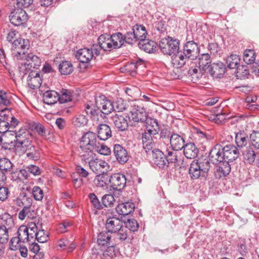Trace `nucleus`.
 I'll return each instance as SVG.
<instances>
[{"label":"nucleus","mask_w":259,"mask_h":259,"mask_svg":"<svg viewBox=\"0 0 259 259\" xmlns=\"http://www.w3.org/2000/svg\"><path fill=\"white\" fill-rule=\"evenodd\" d=\"M41 63L40 59L37 56L28 54L24 63V67L27 71H32V69L37 68Z\"/></svg>","instance_id":"21"},{"label":"nucleus","mask_w":259,"mask_h":259,"mask_svg":"<svg viewBox=\"0 0 259 259\" xmlns=\"http://www.w3.org/2000/svg\"><path fill=\"white\" fill-rule=\"evenodd\" d=\"M42 79L38 72L31 71L27 78V84L29 87L32 89L41 87L40 86Z\"/></svg>","instance_id":"24"},{"label":"nucleus","mask_w":259,"mask_h":259,"mask_svg":"<svg viewBox=\"0 0 259 259\" xmlns=\"http://www.w3.org/2000/svg\"><path fill=\"white\" fill-rule=\"evenodd\" d=\"M252 145L259 149V131L253 132L250 136Z\"/></svg>","instance_id":"64"},{"label":"nucleus","mask_w":259,"mask_h":259,"mask_svg":"<svg viewBox=\"0 0 259 259\" xmlns=\"http://www.w3.org/2000/svg\"><path fill=\"white\" fill-rule=\"evenodd\" d=\"M108 232H102L98 236L97 242L100 246H107L110 245L111 236Z\"/></svg>","instance_id":"38"},{"label":"nucleus","mask_w":259,"mask_h":259,"mask_svg":"<svg viewBox=\"0 0 259 259\" xmlns=\"http://www.w3.org/2000/svg\"><path fill=\"white\" fill-rule=\"evenodd\" d=\"M156 136H152L151 134L145 131L142 134L143 147L146 153L154 149L155 146Z\"/></svg>","instance_id":"16"},{"label":"nucleus","mask_w":259,"mask_h":259,"mask_svg":"<svg viewBox=\"0 0 259 259\" xmlns=\"http://www.w3.org/2000/svg\"><path fill=\"white\" fill-rule=\"evenodd\" d=\"M186 40L187 42L183 47V52L190 60H194L197 57L199 52L198 45L193 40H191L188 36Z\"/></svg>","instance_id":"10"},{"label":"nucleus","mask_w":259,"mask_h":259,"mask_svg":"<svg viewBox=\"0 0 259 259\" xmlns=\"http://www.w3.org/2000/svg\"><path fill=\"white\" fill-rule=\"evenodd\" d=\"M122 34L117 32L110 35H101L98 38V44L105 51H110L121 48L123 45Z\"/></svg>","instance_id":"1"},{"label":"nucleus","mask_w":259,"mask_h":259,"mask_svg":"<svg viewBox=\"0 0 259 259\" xmlns=\"http://www.w3.org/2000/svg\"><path fill=\"white\" fill-rule=\"evenodd\" d=\"M115 202L114 196L110 194L104 195L102 198V205L106 207H112Z\"/></svg>","instance_id":"55"},{"label":"nucleus","mask_w":259,"mask_h":259,"mask_svg":"<svg viewBox=\"0 0 259 259\" xmlns=\"http://www.w3.org/2000/svg\"><path fill=\"white\" fill-rule=\"evenodd\" d=\"M22 146L20 148L23 151L26 156L30 159L37 160L40 157L39 149L35 147L31 143V141H27L20 143Z\"/></svg>","instance_id":"6"},{"label":"nucleus","mask_w":259,"mask_h":259,"mask_svg":"<svg viewBox=\"0 0 259 259\" xmlns=\"http://www.w3.org/2000/svg\"><path fill=\"white\" fill-rule=\"evenodd\" d=\"M72 100V96L70 92L66 89H62L61 92V95L59 94V100L58 101L60 103H65L70 101Z\"/></svg>","instance_id":"54"},{"label":"nucleus","mask_w":259,"mask_h":259,"mask_svg":"<svg viewBox=\"0 0 259 259\" xmlns=\"http://www.w3.org/2000/svg\"><path fill=\"white\" fill-rule=\"evenodd\" d=\"M135 208V204L133 202H127L119 204L116 210L118 214L125 216L132 212Z\"/></svg>","instance_id":"30"},{"label":"nucleus","mask_w":259,"mask_h":259,"mask_svg":"<svg viewBox=\"0 0 259 259\" xmlns=\"http://www.w3.org/2000/svg\"><path fill=\"white\" fill-rule=\"evenodd\" d=\"M93 206L97 209L103 208L102 205L95 193H90L88 196Z\"/></svg>","instance_id":"60"},{"label":"nucleus","mask_w":259,"mask_h":259,"mask_svg":"<svg viewBox=\"0 0 259 259\" xmlns=\"http://www.w3.org/2000/svg\"><path fill=\"white\" fill-rule=\"evenodd\" d=\"M95 103L97 107L101 111V113L108 114L114 110L113 102L104 95L97 97L95 99Z\"/></svg>","instance_id":"8"},{"label":"nucleus","mask_w":259,"mask_h":259,"mask_svg":"<svg viewBox=\"0 0 259 259\" xmlns=\"http://www.w3.org/2000/svg\"><path fill=\"white\" fill-rule=\"evenodd\" d=\"M183 149L184 155L188 159H194L196 157L199 151L195 145L192 143L186 144Z\"/></svg>","instance_id":"29"},{"label":"nucleus","mask_w":259,"mask_h":259,"mask_svg":"<svg viewBox=\"0 0 259 259\" xmlns=\"http://www.w3.org/2000/svg\"><path fill=\"white\" fill-rule=\"evenodd\" d=\"M210 162L207 158L194 160L190 164L189 175L192 180H197L201 176H205L210 168Z\"/></svg>","instance_id":"2"},{"label":"nucleus","mask_w":259,"mask_h":259,"mask_svg":"<svg viewBox=\"0 0 259 259\" xmlns=\"http://www.w3.org/2000/svg\"><path fill=\"white\" fill-rule=\"evenodd\" d=\"M12 169V163L8 158L0 159V170L5 174L6 172L10 171Z\"/></svg>","instance_id":"48"},{"label":"nucleus","mask_w":259,"mask_h":259,"mask_svg":"<svg viewBox=\"0 0 259 259\" xmlns=\"http://www.w3.org/2000/svg\"><path fill=\"white\" fill-rule=\"evenodd\" d=\"M113 105L114 107L113 111L121 112L126 109L124 101L121 98L117 99L115 101L113 102Z\"/></svg>","instance_id":"57"},{"label":"nucleus","mask_w":259,"mask_h":259,"mask_svg":"<svg viewBox=\"0 0 259 259\" xmlns=\"http://www.w3.org/2000/svg\"><path fill=\"white\" fill-rule=\"evenodd\" d=\"M91 169L95 174H103L107 172L109 165L106 161L100 159H91L89 162Z\"/></svg>","instance_id":"12"},{"label":"nucleus","mask_w":259,"mask_h":259,"mask_svg":"<svg viewBox=\"0 0 259 259\" xmlns=\"http://www.w3.org/2000/svg\"><path fill=\"white\" fill-rule=\"evenodd\" d=\"M7 227L0 226V243H6L9 240L8 230Z\"/></svg>","instance_id":"59"},{"label":"nucleus","mask_w":259,"mask_h":259,"mask_svg":"<svg viewBox=\"0 0 259 259\" xmlns=\"http://www.w3.org/2000/svg\"><path fill=\"white\" fill-rule=\"evenodd\" d=\"M256 153L252 148L250 147L246 148L243 153L245 161L250 164H253L255 161Z\"/></svg>","instance_id":"36"},{"label":"nucleus","mask_w":259,"mask_h":259,"mask_svg":"<svg viewBox=\"0 0 259 259\" xmlns=\"http://www.w3.org/2000/svg\"><path fill=\"white\" fill-rule=\"evenodd\" d=\"M39 91L42 94L44 102L48 105H52L59 100V94L54 90H47L43 86L39 89Z\"/></svg>","instance_id":"14"},{"label":"nucleus","mask_w":259,"mask_h":259,"mask_svg":"<svg viewBox=\"0 0 259 259\" xmlns=\"http://www.w3.org/2000/svg\"><path fill=\"white\" fill-rule=\"evenodd\" d=\"M81 151L80 152L79 154L82 160L86 162L87 160H90V159L92 158L94 156L95 151L94 149L91 148L89 149V147L80 148Z\"/></svg>","instance_id":"46"},{"label":"nucleus","mask_w":259,"mask_h":259,"mask_svg":"<svg viewBox=\"0 0 259 259\" xmlns=\"http://www.w3.org/2000/svg\"><path fill=\"white\" fill-rule=\"evenodd\" d=\"M224 162L229 163L237 159L239 156L237 148L234 145H228L223 147Z\"/></svg>","instance_id":"19"},{"label":"nucleus","mask_w":259,"mask_h":259,"mask_svg":"<svg viewBox=\"0 0 259 259\" xmlns=\"http://www.w3.org/2000/svg\"><path fill=\"white\" fill-rule=\"evenodd\" d=\"M110 177L107 172L99 174L95 177L94 183L100 187H104L110 183Z\"/></svg>","instance_id":"35"},{"label":"nucleus","mask_w":259,"mask_h":259,"mask_svg":"<svg viewBox=\"0 0 259 259\" xmlns=\"http://www.w3.org/2000/svg\"><path fill=\"white\" fill-rule=\"evenodd\" d=\"M12 133L13 135L14 134V136L16 137L15 142L17 143V148L22 146L20 144L21 142H24L27 141H29V138L27 137V136H29V135L26 132L25 129L21 130L17 133L12 131Z\"/></svg>","instance_id":"32"},{"label":"nucleus","mask_w":259,"mask_h":259,"mask_svg":"<svg viewBox=\"0 0 259 259\" xmlns=\"http://www.w3.org/2000/svg\"><path fill=\"white\" fill-rule=\"evenodd\" d=\"M1 226L7 227L8 229L11 228L14 225V222L12 217L8 213H5L1 215Z\"/></svg>","instance_id":"47"},{"label":"nucleus","mask_w":259,"mask_h":259,"mask_svg":"<svg viewBox=\"0 0 259 259\" xmlns=\"http://www.w3.org/2000/svg\"><path fill=\"white\" fill-rule=\"evenodd\" d=\"M3 140L0 145L5 150H11L14 147L17 148V143L15 142L16 137L13 135L12 131L3 133Z\"/></svg>","instance_id":"15"},{"label":"nucleus","mask_w":259,"mask_h":259,"mask_svg":"<svg viewBox=\"0 0 259 259\" xmlns=\"http://www.w3.org/2000/svg\"><path fill=\"white\" fill-rule=\"evenodd\" d=\"M88 119L85 115H79L73 120L74 125L77 127L85 125L88 123Z\"/></svg>","instance_id":"58"},{"label":"nucleus","mask_w":259,"mask_h":259,"mask_svg":"<svg viewBox=\"0 0 259 259\" xmlns=\"http://www.w3.org/2000/svg\"><path fill=\"white\" fill-rule=\"evenodd\" d=\"M85 111L86 113L90 115L91 118H93L94 120L96 116H98L99 114H101V111L97 107V106H95L94 104L90 101L85 105Z\"/></svg>","instance_id":"33"},{"label":"nucleus","mask_w":259,"mask_h":259,"mask_svg":"<svg viewBox=\"0 0 259 259\" xmlns=\"http://www.w3.org/2000/svg\"><path fill=\"white\" fill-rule=\"evenodd\" d=\"M17 234L21 242L26 243L31 240L28 235V229L25 226H21L19 228Z\"/></svg>","instance_id":"40"},{"label":"nucleus","mask_w":259,"mask_h":259,"mask_svg":"<svg viewBox=\"0 0 259 259\" xmlns=\"http://www.w3.org/2000/svg\"><path fill=\"white\" fill-rule=\"evenodd\" d=\"M9 19L11 23L14 25L20 26L27 21L28 15L23 9H17L11 13Z\"/></svg>","instance_id":"7"},{"label":"nucleus","mask_w":259,"mask_h":259,"mask_svg":"<svg viewBox=\"0 0 259 259\" xmlns=\"http://www.w3.org/2000/svg\"><path fill=\"white\" fill-rule=\"evenodd\" d=\"M122 39H123V44L125 42L129 44H132L137 41V39H136L133 28L131 31L127 32L124 35L122 34Z\"/></svg>","instance_id":"52"},{"label":"nucleus","mask_w":259,"mask_h":259,"mask_svg":"<svg viewBox=\"0 0 259 259\" xmlns=\"http://www.w3.org/2000/svg\"><path fill=\"white\" fill-rule=\"evenodd\" d=\"M31 204L27 206H24L22 210L19 213V218L21 220H23L27 217L30 218L31 217Z\"/></svg>","instance_id":"61"},{"label":"nucleus","mask_w":259,"mask_h":259,"mask_svg":"<svg viewBox=\"0 0 259 259\" xmlns=\"http://www.w3.org/2000/svg\"><path fill=\"white\" fill-rule=\"evenodd\" d=\"M113 153L116 159L120 164H123L127 162L129 155L124 147L119 144H115L113 147Z\"/></svg>","instance_id":"18"},{"label":"nucleus","mask_w":259,"mask_h":259,"mask_svg":"<svg viewBox=\"0 0 259 259\" xmlns=\"http://www.w3.org/2000/svg\"><path fill=\"white\" fill-rule=\"evenodd\" d=\"M220 165L217 167L214 172L215 177L217 179H220L222 177L227 176L231 171V167L229 163L225 162L219 164Z\"/></svg>","instance_id":"31"},{"label":"nucleus","mask_w":259,"mask_h":259,"mask_svg":"<svg viewBox=\"0 0 259 259\" xmlns=\"http://www.w3.org/2000/svg\"><path fill=\"white\" fill-rule=\"evenodd\" d=\"M9 115L4 112L0 114V131L3 133L9 132Z\"/></svg>","instance_id":"37"},{"label":"nucleus","mask_w":259,"mask_h":259,"mask_svg":"<svg viewBox=\"0 0 259 259\" xmlns=\"http://www.w3.org/2000/svg\"><path fill=\"white\" fill-rule=\"evenodd\" d=\"M95 152H97L100 154L104 155H108L110 152L111 150L107 146L99 143V145L94 149Z\"/></svg>","instance_id":"63"},{"label":"nucleus","mask_w":259,"mask_h":259,"mask_svg":"<svg viewBox=\"0 0 259 259\" xmlns=\"http://www.w3.org/2000/svg\"><path fill=\"white\" fill-rule=\"evenodd\" d=\"M255 53L253 50H246L243 54L244 61L247 64H251L254 63L255 60Z\"/></svg>","instance_id":"49"},{"label":"nucleus","mask_w":259,"mask_h":259,"mask_svg":"<svg viewBox=\"0 0 259 259\" xmlns=\"http://www.w3.org/2000/svg\"><path fill=\"white\" fill-rule=\"evenodd\" d=\"M98 137L100 140L106 141L112 136L111 130L106 124H100L97 127Z\"/></svg>","instance_id":"28"},{"label":"nucleus","mask_w":259,"mask_h":259,"mask_svg":"<svg viewBox=\"0 0 259 259\" xmlns=\"http://www.w3.org/2000/svg\"><path fill=\"white\" fill-rule=\"evenodd\" d=\"M169 142L172 149L175 151L182 150L186 145L184 138L176 133L170 136Z\"/></svg>","instance_id":"23"},{"label":"nucleus","mask_w":259,"mask_h":259,"mask_svg":"<svg viewBox=\"0 0 259 259\" xmlns=\"http://www.w3.org/2000/svg\"><path fill=\"white\" fill-rule=\"evenodd\" d=\"M135 36L137 40L143 41L145 39L147 31L145 27L136 25L133 27Z\"/></svg>","instance_id":"41"},{"label":"nucleus","mask_w":259,"mask_h":259,"mask_svg":"<svg viewBox=\"0 0 259 259\" xmlns=\"http://www.w3.org/2000/svg\"><path fill=\"white\" fill-rule=\"evenodd\" d=\"M117 232L118 238L121 241L125 240L127 236L131 233L130 230L125 226H122L121 229L118 230Z\"/></svg>","instance_id":"62"},{"label":"nucleus","mask_w":259,"mask_h":259,"mask_svg":"<svg viewBox=\"0 0 259 259\" xmlns=\"http://www.w3.org/2000/svg\"><path fill=\"white\" fill-rule=\"evenodd\" d=\"M210 75L214 78H221L225 73V67L221 62L213 63L210 65L207 70Z\"/></svg>","instance_id":"22"},{"label":"nucleus","mask_w":259,"mask_h":259,"mask_svg":"<svg viewBox=\"0 0 259 259\" xmlns=\"http://www.w3.org/2000/svg\"><path fill=\"white\" fill-rule=\"evenodd\" d=\"M188 74L191 77V80L194 82L198 80V79L201 77L202 75L200 69H198L196 68H190L188 71Z\"/></svg>","instance_id":"56"},{"label":"nucleus","mask_w":259,"mask_h":259,"mask_svg":"<svg viewBox=\"0 0 259 259\" xmlns=\"http://www.w3.org/2000/svg\"><path fill=\"white\" fill-rule=\"evenodd\" d=\"M125 92L128 96L134 99H136V98H138L141 95L139 89L134 86L126 88Z\"/></svg>","instance_id":"53"},{"label":"nucleus","mask_w":259,"mask_h":259,"mask_svg":"<svg viewBox=\"0 0 259 259\" xmlns=\"http://www.w3.org/2000/svg\"><path fill=\"white\" fill-rule=\"evenodd\" d=\"M179 45L178 40L168 37L161 39L159 43V47L164 54L171 55L179 51Z\"/></svg>","instance_id":"4"},{"label":"nucleus","mask_w":259,"mask_h":259,"mask_svg":"<svg viewBox=\"0 0 259 259\" xmlns=\"http://www.w3.org/2000/svg\"><path fill=\"white\" fill-rule=\"evenodd\" d=\"M151 163L154 166L160 168H164L168 166L166 157L160 150L154 149L152 150Z\"/></svg>","instance_id":"11"},{"label":"nucleus","mask_w":259,"mask_h":259,"mask_svg":"<svg viewBox=\"0 0 259 259\" xmlns=\"http://www.w3.org/2000/svg\"><path fill=\"white\" fill-rule=\"evenodd\" d=\"M146 128L145 131L151 134L152 136H158L159 131V127L157 120H150L147 122Z\"/></svg>","instance_id":"39"},{"label":"nucleus","mask_w":259,"mask_h":259,"mask_svg":"<svg viewBox=\"0 0 259 259\" xmlns=\"http://www.w3.org/2000/svg\"><path fill=\"white\" fill-rule=\"evenodd\" d=\"M235 142L238 147H243L247 143V137L244 133H237L235 137Z\"/></svg>","instance_id":"50"},{"label":"nucleus","mask_w":259,"mask_h":259,"mask_svg":"<svg viewBox=\"0 0 259 259\" xmlns=\"http://www.w3.org/2000/svg\"><path fill=\"white\" fill-rule=\"evenodd\" d=\"M99 142L97 140L96 134L93 132H88L84 134L80 142V148L89 147L90 149H95Z\"/></svg>","instance_id":"9"},{"label":"nucleus","mask_w":259,"mask_h":259,"mask_svg":"<svg viewBox=\"0 0 259 259\" xmlns=\"http://www.w3.org/2000/svg\"><path fill=\"white\" fill-rule=\"evenodd\" d=\"M111 187L114 190H121L126 185V178L124 175L114 174L110 177Z\"/></svg>","instance_id":"17"},{"label":"nucleus","mask_w":259,"mask_h":259,"mask_svg":"<svg viewBox=\"0 0 259 259\" xmlns=\"http://www.w3.org/2000/svg\"><path fill=\"white\" fill-rule=\"evenodd\" d=\"M105 226L108 232L116 233L123 226V222L118 218L110 217L107 219Z\"/></svg>","instance_id":"20"},{"label":"nucleus","mask_w":259,"mask_h":259,"mask_svg":"<svg viewBox=\"0 0 259 259\" xmlns=\"http://www.w3.org/2000/svg\"><path fill=\"white\" fill-rule=\"evenodd\" d=\"M127 118H128V115L124 116L119 114H116L112 117L115 126L121 131H125L128 128Z\"/></svg>","instance_id":"27"},{"label":"nucleus","mask_w":259,"mask_h":259,"mask_svg":"<svg viewBox=\"0 0 259 259\" xmlns=\"http://www.w3.org/2000/svg\"><path fill=\"white\" fill-rule=\"evenodd\" d=\"M198 63L200 69L206 71L210 66V56L207 53L198 55Z\"/></svg>","instance_id":"34"},{"label":"nucleus","mask_w":259,"mask_h":259,"mask_svg":"<svg viewBox=\"0 0 259 259\" xmlns=\"http://www.w3.org/2000/svg\"><path fill=\"white\" fill-rule=\"evenodd\" d=\"M236 75L238 79L247 78L249 74L248 67L246 65H239L236 71Z\"/></svg>","instance_id":"44"},{"label":"nucleus","mask_w":259,"mask_h":259,"mask_svg":"<svg viewBox=\"0 0 259 259\" xmlns=\"http://www.w3.org/2000/svg\"><path fill=\"white\" fill-rule=\"evenodd\" d=\"M76 58L82 63H89L93 58V51L88 48L81 49L77 51Z\"/></svg>","instance_id":"25"},{"label":"nucleus","mask_w":259,"mask_h":259,"mask_svg":"<svg viewBox=\"0 0 259 259\" xmlns=\"http://www.w3.org/2000/svg\"><path fill=\"white\" fill-rule=\"evenodd\" d=\"M223 148L220 144L215 145L210 151L209 160L213 164H219L224 162Z\"/></svg>","instance_id":"13"},{"label":"nucleus","mask_w":259,"mask_h":259,"mask_svg":"<svg viewBox=\"0 0 259 259\" xmlns=\"http://www.w3.org/2000/svg\"><path fill=\"white\" fill-rule=\"evenodd\" d=\"M189 59L183 51H179L175 53L171 59V62L174 66L180 68L185 65L186 61Z\"/></svg>","instance_id":"26"},{"label":"nucleus","mask_w":259,"mask_h":259,"mask_svg":"<svg viewBox=\"0 0 259 259\" xmlns=\"http://www.w3.org/2000/svg\"><path fill=\"white\" fill-rule=\"evenodd\" d=\"M11 95L3 90H0V104L6 106L11 104Z\"/></svg>","instance_id":"51"},{"label":"nucleus","mask_w":259,"mask_h":259,"mask_svg":"<svg viewBox=\"0 0 259 259\" xmlns=\"http://www.w3.org/2000/svg\"><path fill=\"white\" fill-rule=\"evenodd\" d=\"M29 41L28 39L18 37L12 42V55L18 60L19 57L22 58L21 56L25 55L29 48Z\"/></svg>","instance_id":"3"},{"label":"nucleus","mask_w":259,"mask_h":259,"mask_svg":"<svg viewBox=\"0 0 259 259\" xmlns=\"http://www.w3.org/2000/svg\"><path fill=\"white\" fill-rule=\"evenodd\" d=\"M59 70L62 74L68 75L73 72V67L70 62L65 61L59 64Z\"/></svg>","instance_id":"42"},{"label":"nucleus","mask_w":259,"mask_h":259,"mask_svg":"<svg viewBox=\"0 0 259 259\" xmlns=\"http://www.w3.org/2000/svg\"><path fill=\"white\" fill-rule=\"evenodd\" d=\"M239 56L235 54H232L226 59V64L230 69H234L239 66L240 63Z\"/></svg>","instance_id":"43"},{"label":"nucleus","mask_w":259,"mask_h":259,"mask_svg":"<svg viewBox=\"0 0 259 259\" xmlns=\"http://www.w3.org/2000/svg\"><path fill=\"white\" fill-rule=\"evenodd\" d=\"M132 109L128 115V119L134 122H144L147 119V114L144 108L133 104Z\"/></svg>","instance_id":"5"},{"label":"nucleus","mask_w":259,"mask_h":259,"mask_svg":"<svg viewBox=\"0 0 259 259\" xmlns=\"http://www.w3.org/2000/svg\"><path fill=\"white\" fill-rule=\"evenodd\" d=\"M142 41L143 43L142 44H140V45H141V48L143 50L149 53L153 52L157 46L156 43L154 41L145 39Z\"/></svg>","instance_id":"45"}]
</instances>
